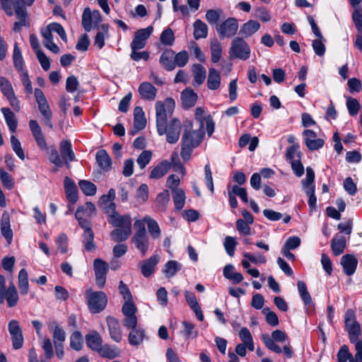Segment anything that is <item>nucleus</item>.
I'll return each mask as SVG.
<instances>
[{
  "label": "nucleus",
  "mask_w": 362,
  "mask_h": 362,
  "mask_svg": "<svg viewBox=\"0 0 362 362\" xmlns=\"http://www.w3.org/2000/svg\"><path fill=\"white\" fill-rule=\"evenodd\" d=\"M108 222L115 228L110 236L115 242L127 240L132 233V218L129 214L120 215L116 211L115 204L106 207Z\"/></svg>",
  "instance_id": "2"
},
{
  "label": "nucleus",
  "mask_w": 362,
  "mask_h": 362,
  "mask_svg": "<svg viewBox=\"0 0 362 362\" xmlns=\"http://www.w3.org/2000/svg\"><path fill=\"white\" fill-rule=\"evenodd\" d=\"M88 306L91 313H99L106 307L107 297L103 291H93L91 288L86 290Z\"/></svg>",
  "instance_id": "4"
},
{
  "label": "nucleus",
  "mask_w": 362,
  "mask_h": 362,
  "mask_svg": "<svg viewBox=\"0 0 362 362\" xmlns=\"http://www.w3.org/2000/svg\"><path fill=\"white\" fill-rule=\"evenodd\" d=\"M192 71L194 76L193 86H199L202 84L205 81L206 75L205 68L199 64H194L192 66Z\"/></svg>",
  "instance_id": "32"
},
{
  "label": "nucleus",
  "mask_w": 362,
  "mask_h": 362,
  "mask_svg": "<svg viewBox=\"0 0 362 362\" xmlns=\"http://www.w3.org/2000/svg\"><path fill=\"white\" fill-rule=\"evenodd\" d=\"M115 199V190L112 188L110 189L107 194L103 195L99 202L103 206L105 213H106V207L109 206L110 204H115L113 202Z\"/></svg>",
  "instance_id": "52"
},
{
  "label": "nucleus",
  "mask_w": 362,
  "mask_h": 362,
  "mask_svg": "<svg viewBox=\"0 0 362 362\" xmlns=\"http://www.w3.org/2000/svg\"><path fill=\"white\" fill-rule=\"evenodd\" d=\"M95 159L102 170L107 172L111 169L112 159L105 150L101 149L97 151Z\"/></svg>",
  "instance_id": "24"
},
{
  "label": "nucleus",
  "mask_w": 362,
  "mask_h": 362,
  "mask_svg": "<svg viewBox=\"0 0 362 362\" xmlns=\"http://www.w3.org/2000/svg\"><path fill=\"white\" fill-rule=\"evenodd\" d=\"M1 8L8 16L13 15V9L15 13L19 9H25L24 0H0Z\"/></svg>",
  "instance_id": "19"
},
{
  "label": "nucleus",
  "mask_w": 362,
  "mask_h": 362,
  "mask_svg": "<svg viewBox=\"0 0 362 362\" xmlns=\"http://www.w3.org/2000/svg\"><path fill=\"white\" fill-rule=\"evenodd\" d=\"M1 232L7 243L10 244L13 239V231L11 228L10 216L7 212L3 213L1 216Z\"/></svg>",
  "instance_id": "25"
},
{
  "label": "nucleus",
  "mask_w": 362,
  "mask_h": 362,
  "mask_svg": "<svg viewBox=\"0 0 362 362\" xmlns=\"http://www.w3.org/2000/svg\"><path fill=\"white\" fill-rule=\"evenodd\" d=\"M172 194L175 209L179 211L182 209L185 206L186 199L184 190H175Z\"/></svg>",
  "instance_id": "45"
},
{
  "label": "nucleus",
  "mask_w": 362,
  "mask_h": 362,
  "mask_svg": "<svg viewBox=\"0 0 362 362\" xmlns=\"http://www.w3.org/2000/svg\"><path fill=\"white\" fill-rule=\"evenodd\" d=\"M331 247L335 256L344 252L346 247V239L342 235H335L331 240Z\"/></svg>",
  "instance_id": "37"
},
{
  "label": "nucleus",
  "mask_w": 362,
  "mask_h": 362,
  "mask_svg": "<svg viewBox=\"0 0 362 362\" xmlns=\"http://www.w3.org/2000/svg\"><path fill=\"white\" fill-rule=\"evenodd\" d=\"M11 144L12 149L16 153L19 158L21 160L25 159L24 151L21 147V142L19 140L13 135L11 136Z\"/></svg>",
  "instance_id": "62"
},
{
  "label": "nucleus",
  "mask_w": 362,
  "mask_h": 362,
  "mask_svg": "<svg viewBox=\"0 0 362 362\" xmlns=\"http://www.w3.org/2000/svg\"><path fill=\"white\" fill-rule=\"evenodd\" d=\"M182 268V264L175 260L167 262L163 269V272L168 278L174 276Z\"/></svg>",
  "instance_id": "40"
},
{
  "label": "nucleus",
  "mask_w": 362,
  "mask_h": 362,
  "mask_svg": "<svg viewBox=\"0 0 362 362\" xmlns=\"http://www.w3.org/2000/svg\"><path fill=\"white\" fill-rule=\"evenodd\" d=\"M188 60L189 54L187 51L182 50L176 54L174 52V63H175V66L183 67L187 64Z\"/></svg>",
  "instance_id": "60"
},
{
  "label": "nucleus",
  "mask_w": 362,
  "mask_h": 362,
  "mask_svg": "<svg viewBox=\"0 0 362 362\" xmlns=\"http://www.w3.org/2000/svg\"><path fill=\"white\" fill-rule=\"evenodd\" d=\"M181 99L185 108L193 107L197 100V95L191 88H186L181 93Z\"/></svg>",
  "instance_id": "33"
},
{
  "label": "nucleus",
  "mask_w": 362,
  "mask_h": 362,
  "mask_svg": "<svg viewBox=\"0 0 362 362\" xmlns=\"http://www.w3.org/2000/svg\"><path fill=\"white\" fill-rule=\"evenodd\" d=\"M18 21H16L13 24V30L16 33L21 31L23 27H29L30 23L28 19V13L26 8L18 9L15 13Z\"/></svg>",
  "instance_id": "28"
},
{
  "label": "nucleus",
  "mask_w": 362,
  "mask_h": 362,
  "mask_svg": "<svg viewBox=\"0 0 362 362\" xmlns=\"http://www.w3.org/2000/svg\"><path fill=\"white\" fill-rule=\"evenodd\" d=\"M345 328L349 334L350 342H354L361 335V326L356 320L354 312L349 309L345 313Z\"/></svg>",
  "instance_id": "6"
},
{
  "label": "nucleus",
  "mask_w": 362,
  "mask_h": 362,
  "mask_svg": "<svg viewBox=\"0 0 362 362\" xmlns=\"http://www.w3.org/2000/svg\"><path fill=\"white\" fill-rule=\"evenodd\" d=\"M211 62L217 63L222 56V47L218 40L214 39L211 42Z\"/></svg>",
  "instance_id": "44"
},
{
  "label": "nucleus",
  "mask_w": 362,
  "mask_h": 362,
  "mask_svg": "<svg viewBox=\"0 0 362 362\" xmlns=\"http://www.w3.org/2000/svg\"><path fill=\"white\" fill-rule=\"evenodd\" d=\"M138 91L142 99L148 101L154 100L157 93V89L149 82H142Z\"/></svg>",
  "instance_id": "20"
},
{
  "label": "nucleus",
  "mask_w": 362,
  "mask_h": 362,
  "mask_svg": "<svg viewBox=\"0 0 362 362\" xmlns=\"http://www.w3.org/2000/svg\"><path fill=\"white\" fill-rule=\"evenodd\" d=\"M8 329L11 337L13 348L21 349L23 344V337L18 322L15 320H11L8 325Z\"/></svg>",
  "instance_id": "9"
},
{
  "label": "nucleus",
  "mask_w": 362,
  "mask_h": 362,
  "mask_svg": "<svg viewBox=\"0 0 362 362\" xmlns=\"http://www.w3.org/2000/svg\"><path fill=\"white\" fill-rule=\"evenodd\" d=\"M106 322L111 339L117 343L120 342L122 335L119 321L113 317L107 316Z\"/></svg>",
  "instance_id": "14"
},
{
  "label": "nucleus",
  "mask_w": 362,
  "mask_h": 362,
  "mask_svg": "<svg viewBox=\"0 0 362 362\" xmlns=\"http://www.w3.org/2000/svg\"><path fill=\"white\" fill-rule=\"evenodd\" d=\"M221 86L220 73L214 68H210L207 78V87L209 90H215Z\"/></svg>",
  "instance_id": "34"
},
{
  "label": "nucleus",
  "mask_w": 362,
  "mask_h": 362,
  "mask_svg": "<svg viewBox=\"0 0 362 362\" xmlns=\"http://www.w3.org/2000/svg\"><path fill=\"white\" fill-rule=\"evenodd\" d=\"M238 245V242L235 238L232 236H226L223 242L224 248L227 254L230 257H233L235 254V247Z\"/></svg>",
  "instance_id": "48"
},
{
  "label": "nucleus",
  "mask_w": 362,
  "mask_h": 362,
  "mask_svg": "<svg viewBox=\"0 0 362 362\" xmlns=\"http://www.w3.org/2000/svg\"><path fill=\"white\" fill-rule=\"evenodd\" d=\"M260 28V23L255 20H250L243 24L240 29V34L243 37H249L254 35Z\"/></svg>",
  "instance_id": "27"
},
{
  "label": "nucleus",
  "mask_w": 362,
  "mask_h": 362,
  "mask_svg": "<svg viewBox=\"0 0 362 362\" xmlns=\"http://www.w3.org/2000/svg\"><path fill=\"white\" fill-rule=\"evenodd\" d=\"M59 150L64 163L67 165H69V163L75 160V154L72 150L71 142L67 140H63L61 141Z\"/></svg>",
  "instance_id": "22"
},
{
  "label": "nucleus",
  "mask_w": 362,
  "mask_h": 362,
  "mask_svg": "<svg viewBox=\"0 0 362 362\" xmlns=\"http://www.w3.org/2000/svg\"><path fill=\"white\" fill-rule=\"evenodd\" d=\"M0 90L5 97L14 93L11 83L4 76H0Z\"/></svg>",
  "instance_id": "58"
},
{
  "label": "nucleus",
  "mask_w": 362,
  "mask_h": 362,
  "mask_svg": "<svg viewBox=\"0 0 362 362\" xmlns=\"http://www.w3.org/2000/svg\"><path fill=\"white\" fill-rule=\"evenodd\" d=\"M228 53L231 59L245 61L250 57V47L243 38L236 37L231 42Z\"/></svg>",
  "instance_id": "5"
},
{
  "label": "nucleus",
  "mask_w": 362,
  "mask_h": 362,
  "mask_svg": "<svg viewBox=\"0 0 362 362\" xmlns=\"http://www.w3.org/2000/svg\"><path fill=\"white\" fill-rule=\"evenodd\" d=\"M175 106V100L171 98L156 103V128L160 136L166 135V141L169 144H175L179 140L182 124L177 118H173L168 123V119L173 113Z\"/></svg>",
  "instance_id": "1"
},
{
  "label": "nucleus",
  "mask_w": 362,
  "mask_h": 362,
  "mask_svg": "<svg viewBox=\"0 0 362 362\" xmlns=\"http://www.w3.org/2000/svg\"><path fill=\"white\" fill-rule=\"evenodd\" d=\"M194 37L195 40L206 38L208 35L207 25L202 21L197 19L193 23Z\"/></svg>",
  "instance_id": "38"
},
{
  "label": "nucleus",
  "mask_w": 362,
  "mask_h": 362,
  "mask_svg": "<svg viewBox=\"0 0 362 362\" xmlns=\"http://www.w3.org/2000/svg\"><path fill=\"white\" fill-rule=\"evenodd\" d=\"M145 221H146L148 231L151 238L159 239L161 236V230L158 222L148 215L145 216Z\"/></svg>",
  "instance_id": "31"
},
{
  "label": "nucleus",
  "mask_w": 362,
  "mask_h": 362,
  "mask_svg": "<svg viewBox=\"0 0 362 362\" xmlns=\"http://www.w3.org/2000/svg\"><path fill=\"white\" fill-rule=\"evenodd\" d=\"M159 261V255H153L149 258L141 262L139 266L142 275L144 277L151 276L155 272L156 267Z\"/></svg>",
  "instance_id": "13"
},
{
  "label": "nucleus",
  "mask_w": 362,
  "mask_h": 362,
  "mask_svg": "<svg viewBox=\"0 0 362 362\" xmlns=\"http://www.w3.org/2000/svg\"><path fill=\"white\" fill-rule=\"evenodd\" d=\"M144 337V330L141 328H136L132 329L129 332L128 335V341L132 346H139L143 342Z\"/></svg>",
  "instance_id": "39"
},
{
  "label": "nucleus",
  "mask_w": 362,
  "mask_h": 362,
  "mask_svg": "<svg viewBox=\"0 0 362 362\" xmlns=\"http://www.w3.org/2000/svg\"><path fill=\"white\" fill-rule=\"evenodd\" d=\"M306 146L310 151H315L322 148L325 141L322 139H317V134L310 129H305L303 132Z\"/></svg>",
  "instance_id": "12"
},
{
  "label": "nucleus",
  "mask_w": 362,
  "mask_h": 362,
  "mask_svg": "<svg viewBox=\"0 0 362 362\" xmlns=\"http://www.w3.org/2000/svg\"><path fill=\"white\" fill-rule=\"evenodd\" d=\"M86 341L87 346L93 351L98 352L102 347V337L96 331H93L86 334Z\"/></svg>",
  "instance_id": "30"
},
{
  "label": "nucleus",
  "mask_w": 362,
  "mask_h": 362,
  "mask_svg": "<svg viewBox=\"0 0 362 362\" xmlns=\"http://www.w3.org/2000/svg\"><path fill=\"white\" fill-rule=\"evenodd\" d=\"M13 61L14 67L18 71L24 72L23 71L24 62H23V59L22 57L21 50L16 42L14 44V47H13Z\"/></svg>",
  "instance_id": "42"
},
{
  "label": "nucleus",
  "mask_w": 362,
  "mask_h": 362,
  "mask_svg": "<svg viewBox=\"0 0 362 362\" xmlns=\"http://www.w3.org/2000/svg\"><path fill=\"white\" fill-rule=\"evenodd\" d=\"M159 62L165 70H174L175 69V63H174V51L171 49H165L161 54Z\"/></svg>",
  "instance_id": "26"
},
{
  "label": "nucleus",
  "mask_w": 362,
  "mask_h": 362,
  "mask_svg": "<svg viewBox=\"0 0 362 362\" xmlns=\"http://www.w3.org/2000/svg\"><path fill=\"white\" fill-rule=\"evenodd\" d=\"M153 31L152 25H149L146 28H141L135 32L134 37L131 42V49L134 50H139L146 46V40Z\"/></svg>",
  "instance_id": "8"
},
{
  "label": "nucleus",
  "mask_w": 362,
  "mask_h": 362,
  "mask_svg": "<svg viewBox=\"0 0 362 362\" xmlns=\"http://www.w3.org/2000/svg\"><path fill=\"white\" fill-rule=\"evenodd\" d=\"M64 185L66 198L69 202L75 204L78 199L77 189L75 182L69 177H65Z\"/></svg>",
  "instance_id": "23"
},
{
  "label": "nucleus",
  "mask_w": 362,
  "mask_h": 362,
  "mask_svg": "<svg viewBox=\"0 0 362 362\" xmlns=\"http://www.w3.org/2000/svg\"><path fill=\"white\" fill-rule=\"evenodd\" d=\"M35 98L38 105V109L43 117L52 115L48 102L40 88L35 89Z\"/></svg>",
  "instance_id": "18"
},
{
  "label": "nucleus",
  "mask_w": 362,
  "mask_h": 362,
  "mask_svg": "<svg viewBox=\"0 0 362 362\" xmlns=\"http://www.w3.org/2000/svg\"><path fill=\"white\" fill-rule=\"evenodd\" d=\"M262 313L265 315L266 322L272 327H276L279 325V317L277 315L269 310V308L262 309Z\"/></svg>",
  "instance_id": "56"
},
{
  "label": "nucleus",
  "mask_w": 362,
  "mask_h": 362,
  "mask_svg": "<svg viewBox=\"0 0 362 362\" xmlns=\"http://www.w3.org/2000/svg\"><path fill=\"white\" fill-rule=\"evenodd\" d=\"M78 185L83 193L86 196H93L96 193L97 187L95 185L90 181L84 180H80Z\"/></svg>",
  "instance_id": "47"
},
{
  "label": "nucleus",
  "mask_w": 362,
  "mask_h": 362,
  "mask_svg": "<svg viewBox=\"0 0 362 362\" xmlns=\"http://www.w3.org/2000/svg\"><path fill=\"white\" fill-rule=\"evenodd\" d=\"M102 31L98 32L95 37L94 43L98 47L102 49L105 45V38L108 35L107 27L105 25H102Z\"/></svg>",
  "instance_id": "57"
},
{
  "label": "nucleus",
  "mask_w": 362,
  "mask_h": 362,
  "mask_svg": "<svg viewBox=\"0 0 362 362\" xmlns=\"http://www.w3.org/2000/svg\"><path fill=\"white\" fill-rule=\"evenodd\" d=\"M29 127L38 147L42 150H47V141L38 122L35 119H30Z\"/></svg>",
  "instance_id": "10"
},
{
  "label": "nucleus",
  "mask_w": 362,
  "mask_h": 362,
  "mask_svg": "<svg viewBox=\"0 0 362 362\" xmlns=\"http://www.w3.org/2000/svg\"><path fill=\"white\" fill-rule=\"evenodd\" d=\"M95 275H106L107 264L103 259L97 258L93 262Z\"/></svg>",
  "instance_id": "59"
},
{
  "label": "nucleus",
  "mask_w": 362,
  "mask_h": 362,
  "mask_svg": "<svg viewBox=\"0 0 362 362\" xmlns=\"http://www.w3.org/2000/svg\"><path fill=\"white\" fill-rule=\"evenodd\" d=\"M146 125V119L142 107L137 106L134 109V127L130 131L132 135H134L144 129Z\"/></svg>",
  "instance_id": "15"
},
{
  "label": "nucleus",
  "mask_w": 362,
  "mask_h": 362,
  "mask_svg": "<svg viewBox=\"0 0 362 362\" xmlns=\"http://www.w3.org/2000/svg\"><path fill=\"white\" fill-rule=\"evenodd\" d=\"M70 346L76 351L81 349L83 346V339L82 335L79 332L76 331L71 335Z\"/></svg>",
  "instance_id": "55"
},
{
  "label": "nucleus",
  "mask_w": 362,
  "mask_h": 362,
  "mask_svg": "<svg viewBox=\"0 0 362 362\" xmlns=\"http://www.w3.org/2000/svg\"><path fill=\"white\" fill-rule=\"evenodd\" d=\"M222 14L223 11L221 8L209 9L206 11L205 18L209 24H217Z\"/></svg>",
  "instance_id": "49"
},
{
  "label": "nucleus",
  "mask_w": 362,
  "mask_h": 362,
  "mask_svg": "<svg viewBox=\"0 0 362 362\" xmlns=\"http://www.w3.org/2000/svg\"><path fill=\"white\" fill-rule=\"evenodd\" d=\"M182 333L186 339H196L198 337L199 331L195 328L194 324L189 321H184L182 323Z\"/></svg>",
  "instance_id": "41"
},
{
  "label": "nucleus",
  "mask_w": 362,
  "mask_h": 362,
  "mask_svg": "<svg viewBox=\"0 0 362 362\" xmlns=\"http://www.w3.org/2000/svg\"><path fill=\"white\" fill-rule=\"evenodd\" d=\"M81 24L86 32H90L93 28V24L89 8H86L83 12Z\"/></svg>",
  "instance_id": "53"
},
{
  "label": "nucleus",
  "mask_w": 362,
  "mask_h": 362,
  "mask_svg": "<svg viewBox=\"0 0 362 362\" xmlns=\"http://www.w3.org/2000/svg\"><path fill=\"white\" fill-rule=\"evenodd\" d=\"M75 217L78 222V225L81 228L83 225L87 226L88 228L91 226L90 221V218H88V216H86V214H85L83 210V206H81L77 208V210L75 213Z\"/></svg>",
  "instance_id": "50"
},
{
  "label": "nucleus",
  "mask_w": 362,
  "mask_h": 362,
  "mask_svg": "<svg viewBox=\"0 0 362 362\" xmlns=\"http://www.w3.org/2000/svg\"><path fill=\"white\" fill-rule=\"evenodd\" d=\"M6 300L8 307H14L18 301V296L15 285L11 283L4 293L0 296V303Z\"/></svg>",
  "instance_id": "17"
},
{
  "label": "nucleus",
  "mask_w": 362,
  "mask_h": 362,
  "mask_svg": "<svg viewBox=\"0 0 362 362\" xmlns=\"http://www.w3.org/2000/svg\"><path fill=\"white\" fill-rule=\"evenodd\" d=\"M82 228L83 229L82 243L85 250L88 252H93L96 249V245L93 240L94 233L91 229V226L88 228L87 226L83 225L82 226Z\"/></svg>",
  "instance_id": "21"
},
{
  "label": "nucleus",
  "mask_w": 362,
  "mask_h": 362,
  "mask_svg": "<svg viewBox=\"0 0 362 362\" xmlns=\"http://www.w3.org/2000/svg\"><path fill=\"white\" fill-rule=\"evenodd\" d=\"M132 243L141 256H145L150 247V239L148 234H134Z\"/></svg>",
  "instance_id": "11"
},
{
  "label": "nucleus",
  "mask_w": 362,
  "mask_h": 362,
  "mask_svg": "<svg viewBox=\"0 0 362 362\" xmlns=\"http://www.w3.org/2000/svg\"><path fill=\"white\" fill-rule=\"evenodd\" d=\"M262 339L265 344V346L271 351L276 353L281 354L282 352V349L278 346L274 340L269 337L267 334H262Z\"/></svg>",
  "instance_id": "54"
},
{
  "label": "nucleus",
  "mask_w": 362,
  "mask_h": 362,
  "mask_svg": "<svg viewBox=\"0 0 362 362\" xmlns=\"http://www.w3.org/2000/svg\"><path fill=\"white\" fill-rule=\"evenodd\" d=\"M298 291L300 296L305 305H313L312 298L308 291L307 286L303 281H298L297 283Z\"/></svg>",
  "instance_id": "43"
},
{
  "label": "nucleus",
  "mask_w": 362,
  "mask_h": 362,
  "mask_svg": "<svg viewBox=\"0 0 362 362\" xmlns=\"http://www.w3.org/2000/svg\"><path fill=\"white\" fill-rule=\"evenodd\" d=\"M170 168V163L167 160H163L159 163L150 173V178L157 180L163 177Z\"/></svg>",
  "instance_id": "29"
},
{
  "label": "nucleus",
  "mask_w": 362,
  "mask_h": 362,
  "mask_svg": "<svg viewBox=\"0 0 362 362\" xmlns=\"http://www.w3.org/2000/svg\"><path fill=\"white\" fill-rule=\"evenodd\" d=\"M204 136V132L202 128L197 130L192 129V124L189 129H185L181 139L180 156L184 161H188L194 148L202 143Z\"/></svg>",
  "instance_id": "3"
},
{
  "label": "nucleus",
  "mask_w": 362,
  "mask_h": 362,
  "mask_svg": "<svg viewBox=\"0 0 362 362\" xmlns=\"http://www.w3.org/2000/svg\"><path fill=\"white\" fill-rule=\"evenodd\" d=\"M98 353L103 358L113 359L119 356L121 351L115 346L105 344L104 346H102Z\"/></svg>",
  "instance_id": "36"
},
{
  "label": "nucleus",
  "mask_w": 362,
  "mask_h": 362,
  "mask_svg": "<svg viewBox=\"0 0 362 362\" xmlns=\"http://www.w3.org/2000/svg\"><path fill=\"white\" fill-rule=\"evenodd\" d=\"M239 28L238 21L235 18H228L217 25L216 31L220 38L235 36Z\"/></svg>",
  "instance_id": "7"
},
{
  "label": "nucleus",
  "mask_w": 362,
  "mask_h": 362,
  "mask_svg": "<svg viewBox=\"0 0 362 362\" xmlns=\"http://www.w3.org/2000/svg\"><path fill=\"white\" fill-rule=\"evenodd\" d=\"M160 42L165 46H172L175 42V35L170 28L165 29L160 36Z\"/></svg>",
  "instance_id": "46"
},
{
  "label": "nucleus",
  "mask_w": 362,
  "mask_h": 362,
  "mask_svg": "<svg viewBox=\"0 0 362 362\" xmlns=\"http://www.w3.org/2000/svg\"><path fill=\"white\" fill-rule=\"evenodd\" d=\"M337 361L338 362H346L347 360L349 361L353 358L351 354L349 351V348L346 345H343L337 353Z\"/></svg>",
  "instance_id": "64"
},
{
  "label": "nucleus",
  "mask_w": 362,
  "mask_h": 362,
  "mask_svg": "<svg viewBox=\"0 0 362 362\" xmlns=\"http://www.w3.org/2000/svg\"><path fill=\"white\" fill-rule=\"evenodd\" d=\"M40 344L45 351L47 358L49 359L54 356V351L51 340L48 337H41Z\"/></svg>",
  "instance_id": "51"
},
{
  "label": "nucleus",
  "mask_w": 362,
  "mask_h": 362,
  "mask_svg": "<svg viewBox=\"0 0 362 362\" xmlns=\"http://www.w3.org/2000/svg\"><path fill=\"white\" fill-rule=\"evenodd\" d=\"M343 271L347 276L353 275L358 265V259L354 255H345L341 258Z\"/></svg>",
  "instance_id": "16"
},
{
  "label": "nucleus",
  "mask_w": 362,
  "mask_h": 362,
  "mask_svg": "<svg viewBox=\"0 0 362 362\" xmlns=\"http://www.w3.org/2000/svg\"><path fill=\"white\" fill-rule=\"evenodd\" d=\"M255 16L263 22H269L272 18L270 12L263 6L255 9Z\"/></svg>",
  "instance_id": "63"
},
{
  "label": "nucleus",
  "mask_w": 362,
  "mask_h": 362,
  "mask_svg": "<svg viewBox=\"0 0 362 362\" xmlns=\"http://www.w3.org/2000/svg\"><path fill=\"white\" fill-rule=\"evenodd\" d=\"M1 111L4 117L10 132L12 133L15 132L18 125V122L15 114L8 107H2Z\"/></svg>",
  "instance_id": "35"
},
{
  "label": "nucleus",
  "mask_w": 362,
  "mask_h": 362,
  "mask_svg": "<svg viewBox=\"0 0 362 362\" xmlns=\"http://www.w3.org/2000/svg\"><path fill=\"white\" fill-rule=\"evenodd\" d=\"M152 158V153L150 151L146 150L137 158L136 162L141 169H144L151 161Z\"/></svg>",
  "instance_id": "61"
}]
</instances>
